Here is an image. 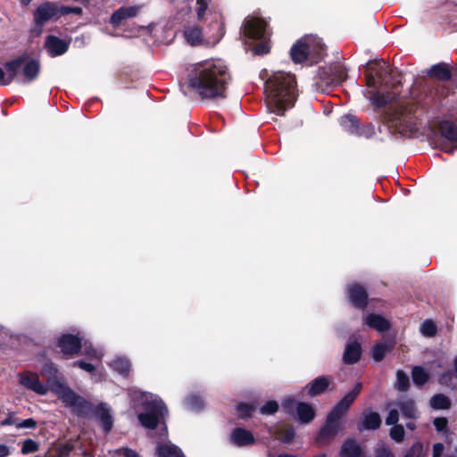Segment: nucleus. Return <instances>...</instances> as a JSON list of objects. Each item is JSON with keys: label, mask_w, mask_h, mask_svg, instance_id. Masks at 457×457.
Masks as SVG:
<instances>
[{"label": "nucleus", "mask_w": 457, "mask_h": 457, "mask_svg": "<svg viewBox=\"0 0 457 457\" xmlns=\"http://www.w3.org/2000/svg\"><path fill=\"white\" fill-rule=\"evenodd\" d=\"M266 26V22L261 18L252 17L245 19L242 26L243 34L250 39H262L264 37Z\"/></svg>", "instance_id": "nucleus-16"}, {"label": "nucleus", "mask_w": 457, "mask_h": 457, "mask_svg": "<svg viewBox=\"0 0 457 457\" xmlns=\"http://www.w3.org/2000/svg\"><path fill=\"white\" fill-rule=\"evenodd\" d=\"M211 26L217 29V32L214 36V40L220 41L224 37L226 32L224 21H215L211 24Z\"/></svg>", "instance_id": "nucleus-51"}, {"label": "nucleus", "mask_w": 457, "mask_h": 457, "mask_svg": "<svg viewBox=\"0 0 457 457\" xmlns=\"http://www.w3.org/2000/svg\"><path fill=\"white\" fill-rule=\"evenodd\" d=\"M426 73L430 79H436L440 82L449 81L453 77L452 68L445 62L432 65Z\"/></svg>", "instance_id": "nucleus-22"}, {"label": "nucleus", "mask_w": 457, "mask_h": 457, "mask_svg": "<svg viewBox=\"0 0 457 457\" xmlns=\"http://www.w3.org/2000/svg\"><path fill=\"white\" fill-rule=\"evenodd\" d=\"M438 131L446 140L441 145V149L445 153L453 154L457 149V124L453 120H442L438 123Z\"/></svg>", "instance_id": "nucleus-11"}, {"label": "nucleus", "mask_w": 457, "mask_h": 457, "mask_svg": "<svg viewBox=\"0 0 457 457\" xmlns=\"http://www.w3.org/2000/svg\"><path fill=\"white\" fill-rule=\"evenodd\" d=\"M378 82L376 76L371 72L369 71L368 74H366V84L369 87H376L377 83Z\"/></svg>", "instance_id": "nucleus-59"}, {"label": "nucleus", "mask_w": 457, "mask_h": 457, "mask_svg": "<svg viewBox=\"0 0 457 457\" xmlns=\"http://www.w3.org/2000/svg\"><path fill=\"white\" fill-rule=\"evenodd\" d=\"M155 454L157 457H186L182 450L172 444H158Z\"/></svg>", "instance_id": "nucleus-30"}, {"label": "nucleus", "mask_w": 457, "mask_h": 457, "mask_svg": "<svg viewBox=\"0 0 457 457\" xmlns=\"http://www.w3.org/2000/svg\"><path fill=\"white\" fill-rule=\"evenodd\" d=\"M73 366L74 367H79L81 370H86L87 372H90V373L95 371V370H96V367L92 363L87 362V361H82V360L75 361L73 362Z\"/></svg>", "instance_id": "nucleus-55"}, {"label": "nucleus", "mask_w": 457, "mask_h": 457, "mask_svg": "<svg viewBox=\"0 0 457 457\" xmlns=\"http://www.w3.org/2000/svg\"><path fill=\"white\" fill-rule=\"evenodd\" d=\"M187 403L190 409L195 411H200L204 408V401L199 395H190L187 399Z\"/></svg>", "instance_id": "nucleus-48"}, {"label": "nucleus", "mask_w": 457, "mask_h": 457, "mask_svg": "<svg viewBox=\"0 0 457 457\" xmlns=\"http://www.w3.org/2000/svg\"><path fill=\"white\" fill-rule=\"evenodd\" d=\"M402 415L406 419L417 420L419 418V411L416 403L411 398H403L396 403Z\"/></svg>", "instance_id": "nucleus-28"}, {"label": "nucleus", "mask_w": 457, "mask_h": 457, "mask_svg": "<svg viewBox=\"0 0 457 457\" xmlns=\"http://www.w3.org/2000/svg\"><path fill=\"white\" fill-rule=\"evenodd\" d=\"M370 94V101L376 108H384L392 103V98L388 93L385 94L379 91H373Z\"/></svg>", "instance_id": "nucleus-36"}, {"label": "nucleus", "mask_w": 457, "mask_h": 457, "mask_svg": "<svg viewBox=\"0 0 457 457\" xmlns=\"http://www.w3.org/2000/svg\"><path fill=\"white\" fill-rule=\"evenodd\" d=\"M4 66L7 76L0 68V86L10 85L15 79L20 83L29 84L38 78L41 71L40 61L30 58L26 53L5 62Z\"/></svg>", "instance_id": "nucleus-4"}, {"label": "nucleus", "mask_w": 457, "mask_h": 457, "mask_svg": "<svg viewBox=\"0 0 457 457\" xmlns=\"http://www.w3.org/2000/svg\"><path fill=\"white\" fill-rule=\"evenodd\" d=\"M17 423H19V419L14 418L12 416H8L4 420L1 421L2 426H11L13 425L17 428Z\"/></svg>", "instance_id": "nucleus-63"}, {"label": "nucleus", "mask_w": 457, "mask_h": 457, "mask_svg": "<svg viewBox=\"0 0 457 457\" xmlns=\"http://www.w3.org/2000/svg\"><path fill=\"white\" fill-rule=\"evenodd\" d=\"M139 10L140 6L137 5L122 6L113 12L110 18V23L113 27H119L122 21L137 16Z\"/></svg>", "instance_id": "nucleus-23"}, {"label": "nucleus", "mask_w": 457, "mask_h": 457, "mask_svg": "<svg viewBox=\"0 0 457 457\" xmlns=\"http://www.w3.org/2000/svg\"><path fill=\"white\" fill-rule=\"evenodd\" d=\"M275 436L284 444H290L295 438V429L290 425L287 424L285 426L277 428L274 431Z\"/></svg>", "instance_id": "nucleus-31"}, {"label": "nucleus", "mask_w": 457, "mask_h": 457, "mask_svg": "<svg viewBox=\"0 0 457 457\" xmlns=\"http://www.w3.org/2000/svg\"><path fill=\"white\" fill-rule=\"evenodd\" d=\"M359 123V119L351 113L345 114L339 119V124L342 129L352 135H354L357 131Z\"/></svg>", "instance_id": "nucleus-33"}, {"label": "nucleus", "mask_w": 457, "mask_h": 457, "mask_svg": "<svg viewBox=\"0 0 457 457\" xmlns=\"http://www.w3.org/2000/svg\"><path fill=\"white\" fill-rule=\"evenodd\" d=\"M394 348L393 343H377L372 347V358L379 362L384 360L386 354L389 352H391Z\"/></svg>", "instance_id": "nucleus-34"}, {"label": "nucleus", "mask_w": 457, "mask_h": 457, "mask_svg": "<svg viewBox=\"0 0 457 457\" xmlns=\"http://www.w3.org/2000/svg\"><path fill=\"white\" fill-rule=\"evenodd\" d=\"M209 1L210 0H196V13L198 20H203L204 18L205 12L208 8Z\"/></svg>", "instance_id": "nucleus-52"}, {"label": "nucleus", "mask_w": 457, "mask_h": 457, "mask_svg": "<svg viewBox=\"0 0 457 457\" xmlns=\"http://www.w3.org/2000/svg\"><path fill=\"white\" fill-rule=\"evenodd\" d=\"M71 40L58 37L54 35H48L46 37L45 48L51 57L60 56L65 54L70 47Z\"/></svg>", "instance_id": "nucleus-17"}, {"label": "nucleus", "mask_w": 457, "mask_h": 457, "mask_svg": "<svg viewBox=\"0 0 457 457\" xmlns=\"http://www.w3.org/2000/svg\"><path fill=\"white\" fill-rule=\"evenodd\" d=\"M296 403L297 402L293 397H287L282 401L281 405L287 414L292 415L295 411Z\"/></svg>", "instance_id": "nucleus-50"}, {"label": "nucleus", "mask_w": 457, "mask_h": 457, "mask_svg": "<svg viewBox=\"0 0 457 457\" xmlns=\"http://www.w3.org/2000/svg\"><path fill=\"white\" fill-rule=\"evenodd\" d=\"M120 452L122 453V455L124 457H141L137 453V451L133 450V449H130V448H128V447H124V448H121L120 450Z\"/></svg>", "instance_id": "nucleus-61"}, {"label": "nucleus", "mask_w": 457, "mask_h": 457, "mask_svg": "<svg viewBox=\"0 0 457 457\" xmlns=\"http://www.w3.org/2000/svg\"><path fill=\"white\" fill-rule=\"evenodd\" d=\"M389 436L392 440L396 443H401L404 439L405 431L404 428L401 424L393 425V427L389 430Z\"/></svg>", "instance_id": "nucleus-43"}, {"label": "nucleus", "mask_w": 457, "mask_h": 457, "mask_svg": "<svg viewBox=\"0 0 457 457\" xmlns=\"http://www.w3.org/2000/svg\"><path fill=\"white\" fill-rule=\"evenodd\" d=\"M434 426L439 432L445 431L447 428L448 420L445 417H438L434 420Z\"/></svg>", "instance_id": "nucleus-54"}, {"label": "nucleus", "mask_w": 457, "mask_h": 457, "mask_svg": "<svg viewBox=\"0 0 457 457\" xmlns=\"http://www.w3.org/2000/svg\"><path fill=\"white\" fill-rule=\"evenodd\" d=\"M264 91L271 112L282 116L296 101L295 77L284 71L274 72L265 81Z\"/></svg>", "instance_id": "nucleus-2"}, {"label": "nucleus", "mask_w": 457, "mask_h": 457, "mask_svg": "<svg viewBox=\"0 0 457 457\" xmlns=\"http://www.w3.org/2000/svg\"><path fill=\"white\" fill-rule=\"evenodd\" d=\"M445 446L442 443H436L433 445V457H440L443 454Z\"/></svg>", "instance_id": "nucleus-60"}, {"label": "nucleus", "mask_w": 457, "mask_h": 457, "mask_svg": "<svg viewBox=\"0 0 457 457\" xmlns=\"http://www.w3.org/2000/svg\"><path fill=\"white\" fill-rule=\"evenodd\" d=\"M340 457H363L364 453L361 445L353 438H347L340 449Z\"/></svg>", "instance_id": "nucleus-27"}, {"label": "nucleus", "mask_w": 457, "mask_h": 457, "mask_svg": "<svg viewBox=\"0 0 457 457\" xmlns=\"http://www.w3.org/2000/svg\"><path fill=\"white\" fill-rule=\"evenodd\" d=\"M92 416H95L101 423L104 433H109L113 427V419L106 403H100L95 407Z\"/></svg>", "instance_id": "nucleus-21"}, {"label": "nucleus", "mask_w": 457, "mask_h": 457, "mask_svg": "<svg viewBox=\"0 0 457 457\" xmlns=\"http://www.w3.org/2000/svg\"><path fill=\"white\" fill-rule=\"evenodd\" d=\"M64 406L73 409V412L81 418L92 416L95 405L88 400L76 394L72 389L66 388L59 396Z\"/></svg>", "instance_id": "nucleus-7"}, {"label": "nucleus", "mask_w": 457, "mask_h": 457, "mask_svg": "<svg viewBox=\"0 0 457 457\" xmlns=\"http://www.w3.org/2000/svg\"><path fill=\"white\" fill-rule=\"evenodd\" d=\"M230 81L228 68L220 60L197 62L187 75L188 87L202 99L225 98Z\"/></svg>", "instance_id": "nucleus-1"}, {"label": "nucleus", "mask_w": 457, "mask_h": 457, "mask_svg": "<svg viewBox=\"0 0 457 457\" xmlns=\"http://www.w3.org/2000/svg\"><path fill=\"white\" fill-rule=\"evenodd\" d=\"M376 133L375 126L372 123L361 124L359 123L355 136L363 137L365 138L372 137Z\"/></svg>", "instance_id": "nucleus-40"}, {"label": "nucleus", "mask_w": 457, "mask_h": 457, "mask_svg": "<svg viewBox=\"0 0 457 457\" xmlns=\"http://www.w3.org/2000/svg\"><path fill=\"white\" fill-rule=\"evenodd\" d=\"M41 374L46 379L51 389L55 392L58 396H60L62 392H64L66 388H69V386L60 380L58 377V368L54 362H45L42 366Z\"/></svg>", "instance_id": "nucleus-13"}, {"label": "nucleus", "mask_w": 457, "mask_h": 457, "mask_svg": "<svg viewBox=\"0 0 457 457\" xmlns=\"http://www.w3.org/2000/svg\"><path fill=\"white\" fill-rule=\"evenodd\" d=\"M184 36L191 46H198L203 41L202 29L196 25L185 27Z\"/></svg>", "instance_id": "nucleus-32"}, {"label": "nucleus", "mask_w": 457, "mask_h": 457, "mask_svg": "<svg viewBox=\"0 0 457 457\" xmlns=\"http://www.w3.org/2000/svg\"><path fill=\"white\" fill-rule=\"evenodd\" d=\"M430 406L435 410H448L451 408V400L444 394L434 395L429 401Z\"/></svg>", "instance_id": "nucleus-35"}, {"label": "nucleus", "mask_w": 457, "mask_h": 457, "mask_svg": "<svg viewBox=\"0 0 457 457\" xmlns=\"http://www.w3.org/2000/svg\"><path fill=\"white\" fill-rule=\"evenodd\" d=\"M347 299L350 304L361 311H364L369 304V294L366 288L359 283H352L347 286Z\"/></svg>", "instance_id": "nucleus-12"}, {"label": "nucleus", "mask_w": 457, "mask_h": 457, "mask_svg": "<svg viewBox=\"0 0 457 457\" xmlns=\"http://www.w3.org/2000/svg\"><path fill=\"white\" fill-rule=\"evenodd\" d=\"M347 79V70L339 62L333 63L321 69L318 86L322 90L336 87Z\"/></svg>", "instance_id": "nucleus-8"}, {"label": "nucleus", "mask_w": 457, "mask_h": 457, "mask_svg": "<svg viewBox=\"0 0 457 457\" xmlns=\"http://www.w3.org/2000/svg\"><path fill=\"white\" fill-rule=\"evenodd\" d=\"M229 439L237 447L249 446L255 443L253 434L244 428H235L230 433Z\"/></svg>", "instance_id": "nucleus-20"}, {"label": "nucleus", "mask_w": 457, "mask_h": 457, "mask_svg": "<svg viewBox=\"0 0 457 457\" xmlns=\"http://www.w3.org/2000/svg\"><path fill=\"white\" fill-rule=\"evenodd\" d=\"M411 378L416 386H421L428 381L429 375L423 367L415 366L411 370Z\"/></svg>", "instance_id": "nucleus-37"}, {"label": "nucleus", "mask_w": 457, "mask_h": 457, "mask_svg": "<svg viewBox=\"0 0 457 457\" xmlns=\"http://www.w3.org/2000/svg\"><path fill=\"white\" fill-rule=\"evenodd\" d=\"M436 326L434 321L426 320L420 328L421 333L426 337H434L436 334Z\"/></svg>", "instance_id": "nucleus-44"}, {"label": "nucleus", "mask_w": 457, "mask_h": 457, "mask_svg": "<svg viewBox=\"0 0 457 457\" xmlns=\"http://www.w3.org/2000/svg\"><path fill=\"white\" fill-rule=\"evenodd\" d=\"M411 117L404 113L401 108L386 112L384 114V123L388 127L393 134L408 136L411 131Z\"/></svg>", "instance_id": "nucleus-9"}, {"label": "nucleus", "mask_w": 457, "mask_h": 457, "mask_svg": "<svg viewBox=\"0 0 457 457\" xmlns=\"http://www.w3.org/2000/svg\"><path fill=\"white\" fill-rule=\"evenodd\" d=\"M19 383L25 388L38 395H44L47 393V387L41 383L37 373L29 371L20 373Z\"/></svg>", "instance_id": "nucleus-18"}, {"label": "nucleus", "mask_w": 457, "mask_h": 457, "mask_svg": "<svg viewBox=\"0 0 457 457\" xmlns=\"http://www.w3.org/2000/svg\"><path fill=\"white\" fill-rule=\"evenodd\" d=\"M398 420H399V412L397 410L393 409V410L389 411L385 422L387 426H393V425H396Z\"/></svg>", "instance_id": "nucleus-53"}, {"label": "nucleus", "mask_w": 457, "mask_h": 457, "mask_svg": "<svg viewBox=\"0 0 457 457\" xmlns=\"http://www.w3.org/2000/svg\"><path fill=\"white\" fill-rule=\"evenodd\" d=\"M144 411L137 415L138 421L144 428L154 430L164 419L167 408L162 400H152L144 403Z\"/></svg>", "instance_id": "nucleus-6"}, {"label": "nucleus", "mask_w": 457, "mask_h": 457, "mask_svg": "<svg viewBox=\"0 0 457 457\" xmlns=\"http://www.w3.org/2000/svg\"><path fill=\"white\" fill-rule=\"evenodd\" d=\"M424 447L421 442H415L407 450L403 457H420L423 453Z\"/></svg>", "instance_id": "nucleus-47"}, {"label": "nucleus", "mask_w": 457, "mask_h": 457, "mask_svg": "<svg viewBox=\"0 0 457 457\" xmlns=\"http://www.w3.org/2000/svg\"><path fill=\"white\" fill-rule=\"evenodd\" d=\"M295 413L299 421L303 424L311 423L316 417V410L312 403L306 402H297Z\"/></svg>", "instance_id": "nucleus-25"}, {"label": "nucleus", "mask_w": 457, "mask_h": 457, "mask_svg": "<svg viewBox=\"0 0 457 457\" xmlns=\"http://www.w3.org/2000/svg\"><path fill=\"white\" fill-rule=\"evenodd\" d=\"M381 423L380 415L377 411H364L362 419L358 424V430H376L380 428Z\"/></svg>", "instance_id": "nucleus-24"}, {"label": "nucleus", "mask_w": 457, "mask_h": 457, "mask_svg": "<svg viewBox=\"0 0 457 457\" xmlns=\"http://www.w3.org/2000/svg\"><path fill=\"white\" fill-rule=\"evenodd\" d=\"M39 449V444L31 438H27L22 441L21 453L23 455L33 453L37 452Z\"/></svg>", "instance_id": "nucleus-41"}, {"label": "nucleus", "mask_w": 457, "mask_h": 457, "mask_svg": "<svg viewBox=\"0 0 457 457\" xmlns=\"http://www.w3.org/2000/svg\"><path fill=\"white\" fill-rule=\"evenodd\" d=\"M365 324L378 332H385L390 328L389 321L383 316L376 313L367 315Z\"/></svg>", "instance_id": "nucleus-29"}, {"label": "nucleus", "mask_w": 457, "mask_h": 457, "mask_svg": "<svg viewBox=\"0 0 457 457\" xmlns=\"http://www.w3.org/2000/svg\"><path fill=\"white\" fill-rule=\"evenodd\" d=\"M331 383L332 378L330 376H318L306 384L303 391L307 396L313 398L325 394L328 390H333L334 388L330 387Z\"/></svg>", "instance_id": "nucleus-15"}, {"label": "nucleus", "mask_w": 457, "mask_h": 457, "mask_svg": "<svg viewBox=\"0 0 457 457\" xmlns=\"http://www.w3.org/2000/svg\"><path fill=\"white\" fill-rule=\"evenodd\" d=\"M236 410L238 412V417L245 420L252 416L253 412L255 411V406L253 403H239L237 404Z\"/></svg>", "instance_id": "nucleus-39"}, {"label": "nucleus", "mask_w": 457, "mask_h": 457, "mask_svg": "<svg viewBox=\"0 0 457 457\" xmlns=\"http://www.w3.org/2000/svg\"><path fill=\"white\" fill-rule=\"evenodd\" d=\"M397 389L401 392H406L410 386V379L408 375L401 370L396 372Z\"/></svg>", "instance_id": "nucleus-42"}, {"label": "nucleus", "mask_w": 457, "mask_h": 457, "mask_svg": "<svg viewBox=\"0 0 457 457\" xmlns=\"http://www.w3.org/2000/svg\"><path fill=\"white\" fill-rule=\"evenodd\" d=\"M366 69L376 76L380 86L386 84L387 78L391 76L389 63L384 60L370 61L367 63Z\"/></svg>", "instance_id": "nucleus-19"}, {"label": "nucleus", "mask_w": 457, "mask_h": 457, "mask_svg": "<svg viewBox=\"0 0 457 457\" xmlns=\"http://www.w3.org/2000/svg\"><path fill=\"white\" fill-rule=\"evenodd\" d=\"M436 95L439 98H445L448 95V88L444 87V86H440L439 84H437V86L436 87Z\"/></svg>", "instance_id": "nucleus-62"}, {"label": "nucleus", "mask_w": 457, "mask_h": 457, "mask_svg": "<svg viewBox=\"0 0 457 457\" xmlns=\"http://www.w3.org/2000/svg\"><path fill=\"white\" fill-rule=\"evenodd\" d=\"M454 374L455 371H454V369L453 370H446L445 372H444L440 378V382L441 383H449V382H452V380L454 378Z\"/></svg>", "instance_id": "nucleus-58"}, {"label": "nucleus", "mask_w": 457, "mask_h": 457, "mask_svg": "<svg viewBox=\"0 0 457 457\" xmlns=\"http://www.w3.org/2000/svg\"><path fill=\"white\" fill-rule=\"evenodd\" d=\"M55 346L60 349L61 353L65 359H69L81 351L82 338L78 335L62 334L56 338Z\"/></svg>", "instance_id": "nucleus-10"}, {"label": "nucleus", "mask_w": 457, "mask_h": 457, "mask_svg": "<svg viewBox=\"0 0 457 457\" xmlns=\"http://www.w3.org/2000/svg\"><path fill=\"white\" fill-rule=\"evenodd\" d=\"M325 46L320 39L307 36L298 39L290 49V56L295 63L305 62L312 52H315L319 58L325 54Z\"/></svg>", "instance_id": "nucleus-5"}, {"label": "nucleus", "mask_w": 457, "mask_h": 457, "mask_svg": "<svg viewBox=\"0 0 457 457\" xmlns=\"http://www.w3.org/2000/svg\"><path fill=\"white\" fill-rule=\"evenodd\" d=\"M114 370L119 372L122 376H128L130 371V362L125 358H117L112 361V364Z\"/></svg>", "instance_id": "nucleus-38"}, {"label": "nucleus", "mask_w": 457, "mask_h": 457, "mask_svg": "<svg viewBox=\"0 0 457 457\" xmlns=\"http://www.w3.org/2000/svg\"><path fill=\"white\" fill-rule=\"evenodd\" d=\"M10 454V448L6 445H0V457H7Z\"/></svg>", "instance_id": "nucleus-64"}, {"label": "nucleus", "mask_w": 457, "mask_h": 457, "mask_svg": "<svg viewBox=\"0 0 457 457\" xmlns=\"http://www.w3.org/2000/svg\"><path fill=\"white\" fill-rule=\"evenodd\" d=\"M33 18L37 27L44 26L52 19L57 20L59 18L58 5L54 2H44L34 11Z\"/></svg>", "instance_id": "nucleus-14"}, {"label": "nucleus", "mask_w": 457, "mask_h": 457, "mask_svg": "<svg viewBox=\"0 0 457 457\" xmlns=\"http://www.w3.org/2000/svg\"><path fill=\"white\" fill-rule=\"evenodd\" d=\"M375 457H395V454L389 448L383 446L376 450Z\"/></svg>", "instance_id": "nucleus-57"}, {"label": "nucleus", "mask_w": 457, "mask_h": 457, "mask_svg": "<svg viewBox=\"0 0 457 457\" xmlns=\"http://www.w3.org/2000/svg\"><path fill=\"white\" fill-rule=\"evenodd\" d=\"M58 12L59 17L61 15H68V14H76V15H81L83 12V10L81 7L79 6H67V5H61L58 6Z\"/></svg>", "instance_id": "nucleus-49"}, {"label": "nucleus", "mask_w": 457, "mask_h": 457, "mask_svg": "<svg viewBox=\"0 0 457 457\" xmlns=\"http://www.w3.org/2000/svg\"><path fill=\"white\" fill-rule=\"evenodd\" d=\"M37 427V421L33 418H29L26 420H20L19 423H17V428H35Z\"/></svg>", "instance_id": "nucleus-56"}, {"label": "nucleus", "mask_w": 457, "mask_h": 457, "mask_svg": "<svg viewBox=\"0 0 457 457\" xmlns=\"http://www.w3.org/2000/svg\"><path fill=\"white\" fill-rule=\"evenodd\" d=\"M270 51V42L268 40H262L255 44L253 48V52L255 55H264L269 54Z\"/></svg>", "instance_id": "nucleus-46"}, {"label": "nucleus", "mask_w": 457, "mask_h": 457, "mask_svg": "<svg viewBox=\"0 0 457 457\" xmlns=\"http://www.w3.org/2000/svg\"><path fill=\"white\" fill-rule=\"evenodd\" d=\"M278 408H279L278 403L274 400H270V401L266 402L260 408V412L263 415H272L278 411Z\"/></svg>", "instance_id": "nucleus-45"}, {"label": "nucleus", "mask_w": 457, "mask_h": 457, "mask_svg": "<svg viewBox=\"0 0 457 457\" xmlns=\"http://www.w3.org/2000/svg\"><path fill=\"white\" fill-rule=\"evenodd\" d=\"M362 353L361 345L359 342L354 341L346 345L343 354V361L347 365L357 363Z\"/></svg>", "instance_id": "nucleus-26"}, {"label": "nucleus", "mask_w": 457, "mask_h": 457, "mask_svg": "<svg viewBox=\"0 0 457 457\" xmlns=\"http://www.w3.org/2000/svg\"><path fill=\"white\" fill-rule=\"evenodd\" d=\"M361 389L362 384L361 382H357L353 388L342 397L328 412L326 417L325 423L320 428L315 437V443L320 447L329 445L336 438L338 433L343 430L341 420L361 394Z\"/></svg>", "instance_id": "nucleus-3"}]
</instances>
